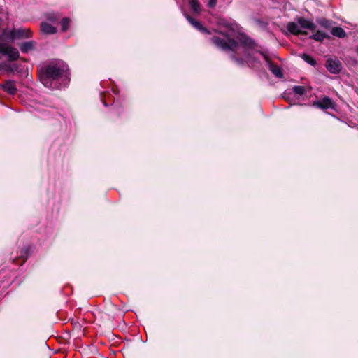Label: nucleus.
<instances>
[{
  "label": "nucleus",
  "mask_w": 358,
  "mask_h": 358,
  "mask_svg": "<svg viewBox=\"0 0 358 358\" xmlns=\"http://www.w3.org/2000/svg\"><path fill=\"white\" fill-rule=\"evenodd\" d=\"M220 32L223 38L215 36L213 43L223 50H232L238 57L231 55V59L238 65L247 64L252 67H258L257 64H268V56L256 48L255 43L245 34L238 31V26L225 19L218 21Z\"/></svg>",
  "instance_id": "obj_1"
},
{
  "label": "nucleus",
  "mask_w": 358,
  "mask_h": 358,
  "mask_svg": "<svg viewBox=\"0 0 358 358\" xmlns=\"http://www.w3.org/2000/svg\"><path fill=\"white\" fill-rule=\"evenodd\" d=\"M68 67L63 62H52L38 71L41 83L46 87L55 90L62 87L68 79Z\"/></svg>",
  "instance_id": "obj_2"
},
{
  "label": "nucleus",
  "mask_w": 358,
  "mask_h": 358,
  "mask_svg": "<svg viewBox=\"0 0 358 358\" xmlns=\"http://www.w3.org/2000/svg\"><path fill=\"white\" fill-rule=\"evenodd\" d=\"M31 37V31L29 29L20 28L8 31L4 29L0 34V53L6 55L10 60L14 61L18 59V50L9 45L8 43L15 39H20Z\"/></svg>",
  "instance_id": "obj_3"
},
{
  "label": "nucleus",
  "mask_w": 358,
  "mask_h": 358,
  "mask_svg": "<svg viewBox=\"0 0 358 358\" xmlns=\"http://www.w3.org/2000/svg\"><path fill=\"white\" fill-rule=\"evenodd\" d=\"M287 30L292 34H306V31L304 29H309L311 31L315 30V24L308 20L303 17H300L297 20L296 22H289L287 25Z\"/></svg>",
  "instance_id": "obj_4"
},
{
  "label": "nucleus",
  "mask_w": 358,
  "mask_h": 358,
  "mask_svg": "<svg viewBox=\"0 0 358 358\" xmlns=\"http://www.w3.org/2000/svg\"><path fill=\"white\" fill-rule=\"evenodd\" d=\"M313 105L321 109H334L335 107L334 102L327 96H324L320 100L314 101Z\"/></svg>",
  "instance_id": "obj_5"
},
{
  "label": "nucleus",
  "mask_w": 358,
  "mask_h": 358,
  "mask_svg": "<svg viewBox=\"0 0 358 358\" xmlns=\"http://www.w3.org/2000/svg\"><path fill=\"white\" fill-rule=\"evenodd\" d=\"M325 66L331 73L334 74L338 73L341 70V63L336 59H328Z\"/></svg>",
  "instance_id": "obj_6"
},
{
  "label": "nucleus",
  "mask_w": 358,
  "mask_h": 358,
  "mask_svg": "<svg viewBox=\"0 0 358 358\" xmlns=\"http://www.w3.org/2000/svg\"><path fill=\"white\" fill-rule=\"evenodd\" d=\"M185 17H186V19L188 20V22L195 29H196L197 30L200 31L202 33H208V31L206 30V29L204 28L199 22L196 21L195 19H194L193 17H190L188 15H186Z\"/></svg>",
  "instance_id": "obj_7"
},
{
  "label": "nucleus",
  "mask_w": 358,
  "mask_h": 358,
  "mask_svg": "<svg viewBox=\"0 0 358 358\" xmlns=\"http://www.w3.org/2000/svg\"><path fill=\"white\" fill-rule=\"evenodd\" d=\"M1 87L10 94H15L17 89L13 81L8 80L1 85Z\"/></svg>",
  "instance_id": "obj_8"
},
{
  "label": "nucleus",
  "mask_w": 358,
  "mask_h": 358,
  "mask_svg": "<svg viewBox=\"0 0 358 358\" xmlns=\"http://www.w3.org/2000/svg\"><path fill=\"white\" fill-rule=\"evenodd\" d=\"M41 29L43 33L47 34H55L57 31V29L48 22H42Z\"/></svg>",
  "instance_id": "obj_9"
},
{
  "label": "nucleus",
  "mask_w": 358,
  "mask_h": 358,
  "mask_svg": "<svg viewBox=\"0 0 358 358\" xmlns=\"http://www.w3.org/2000/svg\"><path fill=\"white\" fill-rule=\"evenodd\" d=\"M35 43L34 41H27L20 45V49L23 53H27L28 52L34 49Z\"/></svg>",
  "instance_id": "obj_10"
},
{
  "label": "nucleus",
  "mask_w": 358,
  "mask_h": 358,
  "mask_svg": "<svg viewBox=\"0 0 358 358\" xmlns=\"http://www.w3.org/2000/svg\"><path fill=\"white\" fill-rule=\"evenodd\" d=\"M270 71L278 78H282L283 76V73L280 67L274 65L272 62H270Z\"/></svg>",
  "instance_id": "obj_11"
},
{
  "label": "nucleus",
  "mask_w": 358,
  "mask_h": 358,
  "mask_svg": "<svg viewBox=\"0 0 358 358\" xmlns=\"http://www.w3.org/2000/svg\"><path fill=\"white\" fill-rule=\"evenodd\" d=\"M189 6L192 11L196 13H199L201 10V5L197 0H190Z\"/></svg>",
  "instance_id": "obj_12"
},
{
  "label": "nucleus",
  "mask_w": 358,
  "mask_h": 358,
  "mask_svg": "<svg viewBox=\"0 0 358 358\" xmlns=\"http://www.w3.org/2000/svg\"><path fill=\"white\" fill-rule=\"evenodd\" d=\"M331 32L334 36L339 38H343L345 36V31L341 27H334Z\"/></svg>",
  "instance_id": "obj_13"
},
{
  "label": "nucleus",
  "mask_w": 358,
  "mask_h": 358,
  "mask_svg": "<svg viewBox=\"0 0 358 358\" xmlns=\"http://www.w3.org/2000/svg\"><path fill=\"white\" fill-rule=\"evenodd\" d=\"M301 57L302 59L306 62L307 63H308L309 64L312 65V66H315L316 65V61L315 59L311 57L310 55H308V54H303L301 55Z\"/></svg>",
  "instance_id": "obj_14"
},
{
  "label": "nucleus",
  "mask_w": 358,
  "mask_h": 358,
  "mask_svg": "<svg viewBox=\"0 0 358 358\" xmlns=\"http://www.w3.org/2000/svg\"><path fill=\"white\" fill-rule=\"evenodd\" d=\"M325 37V34L320 31H317L315 34L310 36L311 38H313L317 41H322Z\"/></svg>",
  "instance_id": "obj_15"
},
{
  "label": "nucleus",
  "mask_w": 358,
  "mask_h": 358,
  "mask_svg": "<svg viewBox=\"0 0 358 358\" xmlns=\"http://www.w3.org/2000/svg\"><path fill=\"white\" fill-rule=\"evenodd\" d=\"M293 92L296 94H298V95H303L305 94L306 92V88L304 86H294L293 87Z\"/></svg>",
  "instance_id": "obj_16"
},
{
  "label": "nucleus",
  "mask_w": 358,
  "mask_h": 358,
  "mask_svg": "<svg viewBox=\"0 0 358 358\" xmlns=\"http://www.w3.org/2000/svg\"><path fill=\"white\" fill-rule=\"evenodd\" d=\"M69 23H70V20L69 18H67V17H64L62 20L61 21V25H62V30L63 31H66V29H68V27L69 25Z\"/></svg>",
  "instance_id": "obj_17"
},
{
  "label": "nucleus",
  "mask_w": 358,
  "mask_h": 358,
  "mask_svg": "<svg viewBox=\"0 0 358 358\" xmlns=\"http://www.w3.org/2000/svg\"><path fill=\"white\" fill-rule=\"evenodd\" d=\"M320 24L324 27H329L330 25V22L327 20H322L320 22Z\"/></svg>",
  "instance_id": "obj_18"
},
{
  "label": "nucleus",
  "mask_w": 358,
  "mask_h": 358,
  "mask_svg": "<svg viewBox=\"0 0 358 358\" xmlns=\"http://www.w3.org/2000/svg\"><path fill=\"white\" fill-rule=\"evenodd\" d=\"M217 3V0H208V6L210 8H214Z\"/></svg>",
  "instance_id": "obj_19"
},
{
  "label": "nucleus",
  "mask_w": 358,
  "mask_h": 358,
  "mask_svg": "<svg viewBox=\"0 0 358 358\" xmlns=\"http://www.w3.org/2000/svg\"><path fill=\"white\" fill-rule=\"evenodd\" d=\"M48 19L52 22H55L58 20V17L55 15H50Z\"/></svg>",
  "instance_id": "obj_20"
},
{
  "label": "nucleus",
  "mask_w": 358,
  "mask_h": 358,
  "mask_svg": "<svg viewBox=\"0 0 358 358\" xmlns=\"http://www.w3.org/2000/svg\"><path fill=\"white\" fill-rule=\"evenodd\" d=\"M22 257L23 258V262H25L26 259L27 258V256L22 255Z\"/></svg>",
  "instance_id": "obj_21"
},
{
  "label": "nucleus",
  "mask_w": 358,
  "mask_h": 358,
  "mask_svg": "<svg viewBox=\"0 0 358 358\" xmlns=\"http://www.w3.org/2000/svg\"><path fill=\"white\" fill-rule=\"evenodd\" d=\"M24 252H25L26 254L27 253V248L24 250Z\"/></svg>",
  "instance_id": "obj_22"
},
{
  "label": "nucleus",
  "mask_w": 358,
  "mask_h": 358,
  "mask_svg": "<svg viewBox=\"0 0 358 358\" xmlns=\"http://www.w3.org/2000/svg\"><path fill=\"white\" fill-rule=\"evenodd\" d=\"M103 103H104L105 106H108V105H107V103H106V102H103Z\"/></svg>",
  "instance_id": "obj_23"
},
{
  "label": "nucleus",
  "mask_w": 358,
  "mask_h": 358,
  "mask_svg": "<svg viewBox=\"0 0 358 358\" xmlns=\"http://www.w3.org/2000/svg\"><path fill=\"white\" fill-rule=\"evenodd\" d=\"M357 52H358V49H357Z\"/></svg>",
  "instance_id": "obj_24"
}]
</instances>
